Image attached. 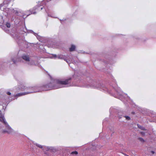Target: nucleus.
<instances>
[{
  "label": "nucleus",
  "mask_w": 156,
  "mask_h": 156,
  "mask_svg": "<svg viewBox=\"0 0 156 156\" xmlns=\"http://www.w3.org/2000/svg\"><path fill=\"white\" fill-rule=\"evenodd\" d=\"M20 87L21 90H27V91L22 93H18L15 95L16 96H20L30 93L37 92H41V87L34 86V87H26L24 86H21Z\"/></svg>",
  "instance_id": "f257e3e1"
},
{
  "label": "nucleus",
  "mask_w": 156,
  "mask_h": 156,
  "mask_svg": "<svg viewBox=\"0 0 156 156\" xmlns=\"http://www.w3.org/2000/svg\"><path fill=\"white\" fill-rule=\"evenodd\" d=\"M60 87L54 86V84L51 82L41 87V91L58 89Z\"/></svg>",
  "instance_id": "f03ea898"
},
{
  "label": "nucleus",
  "mask_w": 156,
  "mask_h": 156,
  "mask_svg": "<svg viewBox=\"0 0 156 156\" xmlns=\"http://www.w3.org/2000/svg\"><path fill=\"white\" fill-rule=\"evenodd\" d=\"M71 78H70L65 80L64 81L58 80L57 82V84L66 85L71 83Z\"/></svg>",
  "instance_id": "7ed1b4c3"
},
{
  "label": "nucleus",
  "mask_w": 156,
  "mask_h": 156,
  "mask_svg": "<svg viewBox=\"0 0 156 156\" xmlns=\"http://www.w3.org/2000/svg\"><path fill=\"white\" fill-rule=\"evenodd\" d=\"M12 132V129L9 126L8 127V130H3V133H7L8 134H10Z\"/></svg>",
  "instance_id": "20e7f679"
},
{
  "label": "nucleus",
  "mask_w": 156,
  "mask_h": 156,
  "mask_svg": "<svg viewBox=\"0 0 156 156\" xmlns=\"http://www.w3.org/2000/svg\"><path fill=\"white\" fill-rule=\"evenodd\" d=\"M0 121L5 125H6L7 124V122L5 121V119L4 117L3 116L0 117Z\"/></svg>",
  "instance_id": "39448f33"
},
{
  "label": "nucleus",
  "mask_w": 156,
  "mask_h": 156,
  "mask_svg": "<svg viewBox=\"0 0 156 156\" xmlns=\"http://www.w3.org/2000/svg\"><path fill=\"white\" fill-rule=\"evenodd\" d=\"M22 58L24 60L26 61H30V58L28 56L26 55H23L22 56Z\"/></svg>",
  "instance_id": "423d86ee"
},
{
  "label": "nucleus",
  "mask_w": 156,
  "mask_h": 156,
  "mask_svg": "<svg viewBox=\"0 0 156 156\" xmlns=\"http://www.w3.org/2000/svg\"><path fill=\"white\" fill-rule=\"evenodd\" d=\"M76 48L75 46L74 45H71L70 48L69 49L70 51H72L75 50Z\"/></svg>",
  "instance_id": "0eeeda50"
},
{
  "label": "nucleus",
  "mask_w": 156,
  "mask_h": 156,
  "mask_svg": "<svg viewBox=\"0 0 156 156\" xmlns=\"http://www.w3.org/2000/svg\"><path fill=\"white\" fill-rule=\"evenodd\" d=\"M137 126L139 128L143 130H145V128L144 127H143V126L140 125H139L138 124Z\"/></svg>",
  "instance_id": "6e6552de"
},
{
  "label": "nucleus",
  "mask_w": 156,
  "mask_h": 156,
  "mask_svg": "<svg viewBox=\"0 0 156 156\" xmlns=\"http://www.w3.org/2000/svg\"><path fill=\"white\" fill-rule=\"evenodd\" d=\"M138 139L139 141L142 142H144L145 141L141 137L138 138Z\"/></svg>",
  "instance_id": "1a4fd4ad"
},
{
  "label": "nucleus",
  "mask_w": 156,
  "mask_h": 156,
  "mask_svg": "<svg viewBox=\"0 0 156 156\" xmlns=\"http://www.w3.org/2000/svg\"><path fill=\"white\" fill-rule=\"evenodd\" d=\"M5 25L6 27L8 28H10V24L9 23H7Z\"/></svg>",
  "instance_id": "9d476101"
},
{
  "label": "nucleus",
  "mask_w": 156,
  "mask_h": 156,
  "mask_svg": "<svg viewBox=\"0 0 156 156\" xmlns=\"http://www.w3.org/2000/svg\"><path fill=\"white\" fill-rule=\"evenodd\" d=\"M71 154H78V152L76 151H73L71 153Z\"/></svg>",
  "instance_id": "9b49d317"
},
{
  "label": "nucleus",
  "mask_w": 156,
  "mask_h": 156,
  "mask_svg": "<svg viewBox=\"0 0 156 156\" xmlns=\"http://www.w3.org/2000/svg\"><path fill=\"white\" fill-rule=\"evenodd\" d=\"M36 145L38 147H39V148H42L43 147L42 146V145H40L39 144H36Z\"/></svg>",
  "instance_id": "f8f14e48"
},
{
  "label": "nucleus",
  "mask_w": 156,
  "mask_h": 156,
  "mask_svg": "<svg viewBox=\"0 0 156 156\" xmlns=\"http://www.w3.org/2000/svg\"><path fill=\"white\" fill-rule=\"evenodd\" d=\"M125 117L126 118V119L128 120H129L130 119V117L128 116H125Z\"/></svg>",
  "instance_id": "ddd939ff"
},
{
  "label": "nucleus",
  "mask_w": 156,
  "mask_h": 156,
  "mask_svg": "<svg viewBox=\"0 0 156 156\" xmlns=\"http://www.w3.org/2000/svg\"><path fill=\"white\" fill-rule=\"evenodd\" d=\"M140 133L142 136H144L145 135V133L144 132H141Z\"/></svg>",
  "instance_id": "4468645a"
},
{
  "label": "nucleus",
  "mask_w": 156,
  "mask_h": 156,
  "mask_svg": "<svg viewBox=\"0 0 156 156\" xmlns=\"http://www.w3.org/2000/svg\"><path fill=\"white\" fill-rule=\"evenodd\" d=\"M6 94L8 95H10L11 94V93L10 92H7L6 93Z\"/></svg>",
  "instance_id": "2eb2a0df"
},
{
  "label": "nucleus",
  "mask_w": 156,
  "mask_h": 156,
  "mask_svg": "<svg viewBox=\"0 0 156 156\" xmlns=\"http://www.w3.org/2000/svg\"><path fill=\"white\" fill-rule=\"evenodd\" d=\"M62 56H58V58H61V59H63V58H62Z\"/></svg>",
  "instance_id": "dca6fc26"
},
{
  "label": "nucleus",
  "mask_w": 156,
  "mask_h": 156,
  "mask_svg": "<svg viewBox=\"0 0 156 156\" xmlns=\"http://www.w3.org/2000/svg\"><path fill=\"white\" fill-rule=\"evenodd\" d=\"M151 152L152 154H154V152L153 151H151Z\"/></svg>",
  "instance_id": "f3484780"
},
{
  "label": "nucleus",
  "mask_w": 156,
  "mask_h": 156,
  "mask_svg": "<svg viewBox=\"0 0 156 156\" xmlns=\"http://www.w3.org/2000/svg\"><path fill=\"white\" fill-rule=\"evenodd\" d=\"M12 61L14 63H16V62L14 60H13V59H12Z\"/></svg>",
  "instance_id": "a211bd4d"
}]
</instances>
